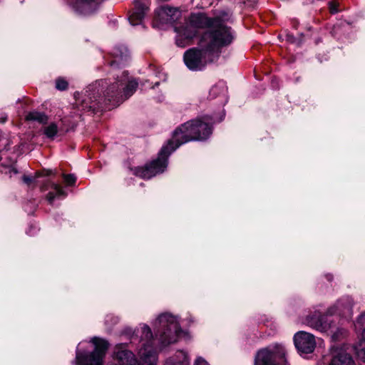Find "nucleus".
Returning a JSON list of instances; mask_svg holds the SVG:
<instances>
[{
	"mask_svg": "<svg viewBox=\"0 0 365 365\" xmlns=\"http://www.w3.org/2000/svg\"><path fill=\"white\" fill-rule=\"evenodd\" d=\"M212 133V127L207 122L199 119L187 121L177 128L168 144L163 146L158 158L145 167L135 168L134 174L144 179H150L163 173L168 165V156L179 146L192 140H203Z\"/></svg>",
	"mask_w": 365,
	"mask_h": 365,
	"instance_id": "obj_1",
	"label": "nucleus"
},
{
	"mask_svg": "<svg viewBox=\"0 0 365 365\" xmlns=\"http://www.w3.org/2000/svg\"><path fill=\"white\" fill-rule=\"evenodd\" d=\"M138 85V82L128 78L125 71L122 73L120 79L113 83H108L104 80L98 81L86 91V98L83 100V106L88 109H96L94 103L100 102L101 93L106 100L113 102V105L119 104L134 93Z\"/></svg>",
	"mask_w": 365,
	"mask_h": 365,
	"instance_id": "obj_2",
	"label": "nucleus"
},
{
	"mask_svg": "<svg viewBox=\"0 0 365 365\" xmlns=\"http://www.w3.org/2000/svg\"><path fill=\"white\" fill-rule=\"evenodd\" d=\"M231 15L223 12L217 16V24L211 27V30L205 32L201 37L199 44L202 48H208L217 56L220 48L230 45L233 39L234 34L230 27L225 25V22L230 20Z\"/></svg>",
	"mask_w": 365,
	"mask_h": 365,
	"instance_id": "obj_3",
	"label": "nucleus"
},
{
	"mask_svg": "<svg viewBox=\"0 0 365 365\" xmlns=\"http://www.w3.org/2000/svg\"><path fill=\"white\" fill-rule=\"evenodd\" d=\"M217 22V16L209 18L203 13L191 14L184 25L175 28V31L177 34L176 45L182 48L190 45L196 36L198 29L211 28Z\"/></svg>",
	"mask_w": 365,
	"mask_h": 365,
	"instance_id": "obj_4",
	"label": "nucleus"
},
{
	"mask_svg": "<svg viewBox=\"0 0 365 365\" xmlns=\"http://www.w3.org/2000/svg\"><path fill=\"white\" fill-rule=\"evenodd\" d=\"M153 326L155 336L165 345L175 342L182 331L177 317L170 313L159 315Z\"/></svg>",
	"mask_w": 365,
	"mask_h": 365,
	"instance_id": "obj_5",
	"label": "nucleus"
},
{
	"mask_svg": "<svg viewBox=\"0 0 365 365\" xmlns=\"http://www.w3.org/2000/svg\"><path fill=\"white\" fill-rule=\"evenodd\" d=\"M91 342L94 344V351L87 354L80 349L79 344L76 349L75 364L76 365H102L103 359L108 348L107 341L98 337H93Z\"/></svg>",
	"mask_w": 365,
	"mask_h": 365,
	"instance_id": "obj_6",
	"label": "nucleus"
},
{
	"mask_svg": "<svg viewBox=\"0 0 365 365\" xmlns=\"http://www.w3.org/2000/svg\"><path fill=\"white\" fill-rule=\"evenodd\" d=\"M192 48L185 52L183 56L186 66L192 71L202 69L208 62L215 60L217 56L208 48Z\"/></svg>",
	"mask_w": 365,
	"mask_h": 365,
	"instance_id": "obj_7",
	"label": "nucleus"
},
{
	"mask_svg": "<svg viewBox=\"0 0 365 365\" xmlns=\"http://www.w3.org/2000/svg\"><path fill=\"white\" fill-rule=\"evenodd\" d=\"M141 331V341H145L142 343L143 347L138 351L140 364L141 365H156V353L150 343L153 339L151 330L148 326L143 324Z\"/></svg>",
	"mask_w": 365,
	"mask_h": 365,
	"instance_id": "obj_8",
	"label": "nucleus"
},
{
	"mask_svg": "<svg viewBox=\"0 0 365 365\" xmlns=\"http://www.w3.org/2000/svg\"><path fill=\"white\" fill-rule=\"evenodd\" d=\"M355 304L354 299L350 296H344L338 299L336 303L330 307L327 314L329 315L337 314L346 319L352 318L354 312L353 307Z\"/></svg>",
	"mask_w": 365,
	"mask_h": 365,
	"instance_id": "obj_9",
	"label": "nucleus"
},
{
	"mask_svg": "<svg viewBox=\"0 0 365 365\" xmlns=\"http://www.w3.org/2000/svg\"><path fill=\"white\" fill-rule=\"evenodd\" d=\"M294 342L296 349L301 354L312 353L317 345L315 336L304 331H299L294 334Z\"/></svg>",
	"mask_w": 365,
	"mask_h": 365,
	"instance_id": "obj_10",
	"label": "nucleus"
},
{
	"mask_svg": "<svg viewBox=\"0 0 365 365\" xmlns=\"http://www.w3.org/2000/svg\"><path fill=\"white\" fill-rule=\"evenodd\" d=\"M110 365H138V362L132 351L128 350L123 344L115 346L113 362Z\"/></svg>",
	"mask_w": 365,
	"mask_h": 365,
	"instance_id": "obj_11",
	"label": "nucleus"
},
{
	"mask_svg": "<svg viewBox=\"0 0 365 365\" xmlns=\"http://www.w3.org/2000/svg\"><path fill=\"white\" fill-rule=\"evenodd\" d=\"M327 314H323L319 311H314L307 315L303 323L320 332H326L331 328V322L327 319Z\"/></svg>",
	"mask_w": 365,
	"mask_h": 365,
	"instance_id": "obj_12",
	"label": "nucleus"
},
{
	"mask_svg": "<svg viewBox=\"0 0 365 365\" xmlns=\"http://www.w3.org/2000/svg\"><path fill=\"white\" fill-rule=\"evenodd\" d=\"M149 9V0H134V8L128 17L131 25L141 24Z\"/></svg>",
	"mask_w": 365,
	"mask_h": 365,
	"instance_id": "obj_13",
	"label": "nucleus"
},
{
	"mask_svg": "<svg viewBox=\"0 0 365 365\" xmlns=\"http://www.w3.org/2000/svg\"><path fill=\"white\" fill-rule=\"evenodd\" d=\"M180 16V11L178 8L163 6L155 11V18L161 23H168L176 21Z\"/></svg>",
	"mask_w": 365,
	"mask_h": 365,
	"instance_id": "obj_14",
	"label": "nucleus"
},
{
	"mask_svg": "<svg viewBox=\"0 0 365 365\" xmlns=\"http://www.w3.org/2000/svg\"><path fill=\"white\" fill-rule=\"evenodd\" d=\"M329 365H354L351 356L344 349L333 346Z\"/></svg>",
	"mask_w": 365,
	"mask_h": 365,
	"instance_id": "obj_15",
	"label": "nucleus"
},
{
	"mask_svg": "<svg viewBox=\"0 0 365 365\" xmlns=\"http://www.w3.org/2000/svg\"><path fill=\"white\" fill-rule=\"evenodd\" d=\"M357 339L354 350L358 358L365 362V330L357 336Z\"/></svg>",
	"mask_w": 365,
	"mask_h": 365,
	"instance_id": "obj_16",
	"label": "nucleus"
},
{
	"mask_svg": "<svg viewBox=\"0 0 365 365\" xmlns=\"http://www.w3.org/2000/svg\"><path fill=\"white\" fill-rule=\"evenodd\" d=\"M189 359L187 354L182 351L176 352L173 358L167 361L165 365H189Z\"/></svg>",
	"mask_w": 365,
	"mask_h": 365,
	"instance_id": "obj_17",
	"label": "nucleus"
},
{
	"mask_svg": "<svg viewBox=\"0 0 365 365\" xmlns=\"http://www.w3.org/2000/svg\"><path fill=\"white\" fill-rule=\"evenodd\" d=\"M354 329L357 336L365 330V310L362 312L354 321Z\"/></svg>",
	"mask_w": 365,
	"mask_h": 365,
	"instance_id": "obj_18",
	"label": "nucleus"
},
{
	"mask_svg": "<svg viewBox=\"0 0 365 365\" xmlns=\"http://www.w3.org/2000/svg\"><path fill=\"white\" fill-rule=\"evenodd\" d=\"M26 119L27 120L36 121L41 124H45L48 122V117L43 113L38 112V111H31L29 113Z\"/></svg>",
	"mask_w": 365,
	"mask_h": 365,
	"instance_id": "obj_19",
	"label": "nucleus"
},
{
	"mask_svg": "<svg viewBox=\"0 0 365 365\" xmlns=\"http://www.w3.org/2000/svg\"><path fill=\"white\" fill-rule=\"evenodd\" d=\"M51 187L54 190L55 192H50L46 196V200L50 204L53 203L56 197L60 196H66V192L61 188L60 185L53 183Z\"/></svg>",
	"mask_w": 365,
	"mask_h": 365,
	"instance_id": "obj_20",
	"label": "nucleus"
},
{
	"mask_svg": "<svg viewBox=\"0 0 365 365\" xmlns=\"http://www.w3.org/2000/svg\"><path fill=\"white\" fill-rule=\"evenodd\" d=\"M58 133V125L55 123H51L43 129V133L48 138H53Z\"/></svg>",
	"mask_w": 365,
	"mask_h": 365,
	"instance_id": "obj_21",
	"label": "nucleus"
},
{
	"mask_svg": "<svg viewBox=\"0 0 365 365\" xmlns=\"http://www.w3.org/2000/svg\"><path fill=\"white\" fill-rule=\"evenodd\" d=\"M226 91L225 86L223 83H220L219 84L213 86L210 91V96L211 98H216L217 96L220 94H224Z\"/></svg>",
	"mask_w": 365,
	"mask_h": 365,
	"instance_id": "obj_22",
	"label": "nucleus"
},
{
	"mask_svg": "<svg viewBox=\"0 0 365 365\" xmlns=\"http://www.w3.org/2000/svg\"><path fill=\"white\" fill-rule=\"evenodd\" d=\"M347 336V330L344 328H336L331 334V339L334 341H340Z\"/></svg>",
	"mask_w": 365,
	"mask_h": 365,
	"instance_id": "obj_23",
	"label": "nucleus"
},
{
	"mask_svg": "<svg viewBox=\"0 0 365 365\" xmlns=\"http://www.w3.org/2000/svg\"><path fill=\"white\" fill-rule=\"evenodd\" d=\"M92 4L91 2H84L83 4V12L84 14H90L96 9V6H95V9H91Z\"/></svg>",
	"mask_w": 365,
	"mask_h": 365,
	"instance_id": "obj_24",
	"label": "nucleus"
},
{
	"mask_svg": "<svg viewBox=\"0 0 365 365\" xmlns=\"http://www.w3.org/2000/svg\"><path fill=\"white\" fill-rule=\"evenodd\" d=\"M67 86H68V83L65 80H63L62 78H58L56 80V87L57 89L63 91L67 88Z\"/></svg>",
	"mask_w": 365,
	"mask_h": 365,
	"instance_id": "obj_25",
	"label": "nucleus"
},
{
	"mask_svg": "<svg viewBox=\"0 0 365 365\" xmlns=\"http://www.w3.org/2000/svg\"><path fill=\"white\" fill-rule=\"evenodd\" d=\"M63 178L68 185H72L76 180V178L73 175H63Z\"/></svg>",
	"mask_w": 365,
	"mask_h": 365,
	"instance_id": "obj_26",
	"label": "nucleus"
},
{
	"mask_svg": "<svg viewBox=\"0 0 365 365\" xmlns=\"http://www.w3.org/2000/svg\"><path fill=\"white\" fill-rule=\"evenodd\" d=\"M195 365H209V364L203 358L198 357L195 360Z\"/></svg>",
	"mask_w": 365,
	"mask_h": 365,
	"instance_id": "obj_27",
	"label": "nucleus"
},
{
	"mask_svg": "<svg viewBox=\"0 0 365 365\" xmlns=\"http://www.w3.org/2000/svg\"><path fill=\"white\" fill-rule=\"evenodd\" d=\"M329 9H330V11L331 13L332 14H335L338 11V9L336 8V4L334 3V2H329Z\"/></svg>",
	"mask_w": 365,
	"mask_h": 365,
	"instance_id": "obj_28",
	"label": "nucleus"
},
{
	"mask_svg": "<svg viewBox=\"0 0 365 365\" xmlns=\"http://www.w3.org/2000/svg\"><path fill=\"white\" fill-rule=\"evenodd\" d=\"M18 173V170L15 168H11L9 170V174L10 177H11L13 175H16Z\"/></svg>",
	"mask_w": 365,
	"mask_h": 365,
	"instance_id": "obj_29",
	"label": "nucleus"
},
{
	"mask_svg": "<svg viewBox=\"0 0 365 365\" xmlns=\"http://www.w3.org/2000/svg\"><path fill=\"white\" fill-rule=\"evenodd\" d=\"M23 180L26 184H29L32 181L31 178L30 177H29V176H24L23 177Z\"/></svg>",
	"mask_w": 365,
	"mask_h": 365,
	"instance_id": "obj_30",
	"label": "nucleus"
}]
</instances>
